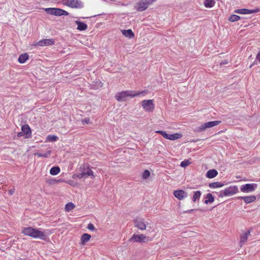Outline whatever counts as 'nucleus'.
I'll list each match as a JSON object with an SVG mask.
<instances>
[{
    "mask_svg": "<svg viewBox=\"0 0 260 260\" xmlns=\"http://www.w3.org/2000/svg\"><path fill=\"white\" fill-rule=\"evenodd\" d=\"M148 93L146 90L136 92L133 90H125L119 92L115 95V99L118 102L125 101L127 97H135L140 94H145Z\"/></svg>",
    "mask_w": 260,
    "mask_h": 260,
    "instance_id": "obj_1",
    "label": "nucleus"
},
{
    "mask_svg": "<svg viewBox=\"0 0 260 260\" xmlns=\"http://www.w3.org/2000/svg\"><path fill=\"white\" fill-rule=\"evenodd\" d=\"M22 232L26 236L42 240H45L47 238V236L44 232L32 227L24 228Z\"/></svg>",
    "mask_w": 260,
    "mask_h": 260,
    "instance_id": "obj_2",
    "label": "nucleus"
},
{
    "mask_svg": "<svg viewBox=\"0 0 260 260\" xmlns=\"http://www.w3.org/2000/svg\"><path fill=\"white\" fill-rule=\"evenodd\" d=\"M62 3L63 5L74 9H81L83 7L81 0H62Z\"/></svg>",
    "mask_w": 260,
    "mask_h": 260,
    "instance_id": "obj_3",
    "label": "nucleus"
},
{
    "mask_svg": "<svg viewBox=\"0 0 260 260\" xmlns=\"http://www.w3.org/2000/svg\"><path fill=\"white\" fill-rule=\"evenodd\" d=\"M221 123L220 121H213L206 122L201 124L200 126L197 127L195 131L197 132H202L206 129L216 126Z\"/></svg>",
    "mask_w": 260,
    "mask_h": 260,
    "instance_id": "obj_4",
    "label": "nucleus"
},
{
    "mask_svg": "<svg viewBox=\"0 0 260 260\" xmlns=\"http://www.w3.org/2000/svg\"><path fill=\"white\" fill-rule=\"evenodd\" d=\"M238 191L237 187L230 186L225 188L224 190H221L218 193V197L222 198L224 196H231L235 194Z\"/></svg>",
    "mask_w": 260,
    "mask_h": 260,
    "instance_id": "obj_5",
    "label": "nucleus"
},
{
    "mask_svg": "<svg viewBox=\"0 0 260 260\" xmlns=\"http://www.w3.org/2000/svg\"><path fill=\"white\" fill-rule=\"evenodd\" d=\"M130 240L141 243L151 241L152 239L149 237L146 236L143 234H134Z\"/></svg>",
    "mask_w": 260,
    "mask_h": 260,
    "instance_id": "obj_6",
    "label": "nucleus"
},
{
    "mask_svg": "<svg viewBox=\"0 0 260 260\" xmlns=\"http://www.w3.org/2000/svg\"><path fill=\"white\" fill-rule=\"evenodd\" d=\"M80 172L85 177L87 176H93V172L89 168L87 164H82L79 168Z\"/></svg>",
    "mask_w": 260,
    "mask_h": 260,
    "instance_id": "obj_7",
    "label": "nucleus"
},
{
    "mask_svg": "<svg viewBox=\"0 0 260 260\" xmlns=\"http://www.w3.org/2000/svg\"><path fill=\"white\" fill-rule=\"evenodd\" d=\"M142 106L147 112H152L154 109V105L152 100L143 101L142 102Z\"/></svg>",
    "mask_w": 260,
    "mask_h": 260,
    "instance_id": "obj_8",
    "label": "nucleus"
},
{
    "mask_svg": "<svg viewBox=\"0 0 260 260\" xmlns=\"http://www.w3.org/2000/svg\"><path fill=\"white\" fill-rule=\"evenodd\" d=\"M156 133L161 134L166 139L171 140H177L181 137V135L180 134L176 133L173 134H167L165 131H157L156 132Z\"/></svg>",
    "mask_w": 260,
    "mask_h": 260,
    "instance_id": "obj_9",
    "label": "nucleus"
},
{
    "mask_svg": "<svg viewBox=\"0 0 260 260\" xmlns=\"http://www.w3.org/2000/svg\"><path fill=\"white\" fill-rule=\"evenodd\" d=\"M134 222L135 226L137 228L141 230L146 229V225L144 223V219L143 218L137 217L134 219Z\"/></svg>",
    "mask_w": 260,
    "mask_h": 260,
    "instance_id": "obj_10",
    "label": "nucleus"
},
{
    "mask_svg": "<svg viewBox=\"0 0 260 260\" xmlns=\"http://www.w3.org/2000/svg\"><path fill=\"white\" fill-rule=\"evenodd\" d=\"M173 194L179 200H182L188 196V193L181 189L175 190Z\"/></svg>",
    "mask_w": 260,
    "mask_h": 260,
    "instance_id": "obj_11",
    "label": "nucleus"
},
{
    "mask_svg": "<svg viewBox=\"0 0 260 260\" xmlns=\"http://www.w3.org/2000/svg\"><path fill=\"white\" fill-rule=\"evenodd\" d=\"M256 187V184H246L241 186V190L244 192H249L253 191Z\"/></svg>",
    "mask_w": 260,
    "mask_h": 260,
    "instance_id": "obj_12",
    "label": "nucleus"
},
{
    "mask_svg": "<svg viewBox=\"0 0 260 260\" xmlns=\"http://www.w3.org/2000/svg\"><path fill=\"white\" fill-rule=\"evenodd\" d=\"M260 11L259 9H256L254 10H248L246 9H236L235 10L234 12L236 13H239L241 14H251L253 13H256Z\"/></svg>",
    "mask_w": 260,
    "mask_h": 260,
    "instance_id": "obj_13",
    "label": "nucleus"
},
{
    "mask_svg": "<svg viewBox=\"0 0 260 260\" xmlns=\"http://www.w3.org/2000/svg\"><path fill=\"white\" fill-rule=\"evenodd\" d=\"M54 44V41L52 39H43L42 40H41L39 42H38L36 45L39 46H49V45H52Z\"/></svg>",
    "mask_w": 260,
    "mask_h": 260,
    "instance_id": "obj_14",
    "label": "nucleus"
},
{
    "mask_svg": "<svg viewBox=\"0 0 260 260\" xmlns=\"http://www.w3.org/2000/svg\"><path fill=\"white\" fill-rule=\"evenodd\" d=\"M60 10L59 8H46L45 11L49 14L60 16Z\"/></svg>",
    "mask_w": 260,
    "mask_h": 260,
    "instance_id": "obj_15",
    "label": "nucleus"
},
{
    "mask_svg": "<svg viewBox=\"0 0 260 260\" xmlns=\"http://www.w3.org/2000/svg\"><path fill=\"white\" fill-rule=\"evenodd\" d=\"M21 130L24 135L26 136V138H28L31 135V130L28 125H24L21 127Z\"/></svg>",
    "mask_w": 260,
    "mask_h": 260,
    "instance_id": "obj_16",
    "label": "nucleus"
},
{
    "mask_svg": "<svg viewBox=\"0 0 260 260\" xmlns=\"http://www.w3.org/2000/svg\"><path fill=\"white\" fill-rule=\"evenodd\" d=\"M75 23L77 24V29L79 30H85L87 28V25L86 24L83 22L76 20L75 21Z\"/></svg>",
    "mask_w": 260,
    "mask_h": 260,
    "instance_id": "obj_17",
    "label": "nucleus"
},
{
    "mask_svg": "<svg viewBox=\"0 0 260 260\" xmlns=\"http://www.w3.org/2000/svg\"><path fill=\"white\" fill-rule=\"evenodd\" d=\"M246 204L252 203L255 201L256 197L254 196L242 197L241 198Z\"/></svg>",
    "mask_w": 260,
    "mask_h": 260,
    "instance_id": "obj_18",
    "label": "nucleus"
},
{
    "mask_svg": "<svg viewBox=\"0 0 260 260\" xmlns=\"http://www.w3.org/2000/svg\"><path fill=\"white\" fill-rule=\"evenodd\" d=\"M218 174L217 171L215 169L209 170L206 173V177L208 178H213Z\"/></svg>",
    "mask_w": 260,
    "mask_h": 260,
    "instance_id": "obj_19",
    "label": "nucleus"
},
{
    "mask_svg": "<svg viewBox=\"0 0 260 260\" xmlns=\"http://www.w3.org/2000/svg\"><path fill=\"white\" fill-rule=\"evenodd\" d=\"M63 182H64V181L62 179H56L54 178H51L47 181V182L50 185L57 184Z\"/></svg>",
    "mask_w": 260,
    "mask_h": 260,
    "instance_id": "obj_20",
    "label": "nucleus"
},
{
    "mask_svg": "<svg viewBox=\"0 0 260 260\" xmlns=\"http://www.w3.org/2000/svg\"><path fill=\"white\" fill-rule=\"evenodd\" d=\"M122 34L123 36L129 38H132L134 37V34L131 29L122 30Z\"/></svg>",
    "mask_w": 260,
    "mask_h": 260,
    "instance_id": "obj_21",
    "label": "nucleus"
},
{
    "mask_svg": "<svg viewBox=\"0 0 260 260\" xmlns=\"http://www.w3.org/2000/svg\"><path fill=\"white\" fill-rule=\"evenodd\" d=\"M250 234V231L248 230L247 232H245L241 236L240 238V246H242V243H244L246 241L247 239L248 236Z\"/></svg>",
    "mask_w": 260,
    "mask_h": 260,
    "instance_id": "obj_22",
    "label": "nucleus"
},
{
    "mask_svg": "<svg viewBox=\"0 0 260 260\" xmlns=\"http://www.w3.org/2000/svg\"><path fill=\"white\" fill-rule=\"evenodd\" d=\"M90 235L88 234L85 233L83 234L81 237L82 244L84 245L85 243L87 242L90 240Z\"/></svg>",
    "mask_w": 260,
    "mask_h": 260,
    "instance_id": "obj_23",
    "label": "nucleus"
},
{
    "mask_svg": "<svg viewBox=\"0 0 260 260\" xmlns=\"http://www.w3.org/2000/svg\"><path fill=\"white\" fill-rule=\"evenodd\" d=\"M201 192L199 190L194 191L192 199V202L195 203L197 201H199L201 197Z\"/></svg>",
    "mask_w": 260,
    "mask_h": 260,
    "instance_id": "obj_24",
    "label": "nucleus"
},
{
    "mask_svg": "<svg viewBox=\"0 0 260 260\" xmlns=\"http://www.w3.org/2000/svg\"><path fill=\"white\" fill-rule=\"evenodd\" d=\"M28 58V55L27 53L21 54L18 58V61L20 63H24Z\"/></svg>",
    "mask_w": 260,
    "mask_h": 260,
    "instance_id": "obj_25",
    "label": "nucleus"
},
{
    "mask_svg": "<svg viewBox=\"0 0 260 260\" xmlns=\"http://www.w3.org/2000/svg\"><path fill=\"white\" fill-rule=\"evenodd\" d=\"M206 198V200L205 201V203L206 204H207L209 203H213L214 201V197L210 193L207 194Z\"/></svg>",
    "mask_w": 260,
    "mask_h": 260,
    "instance_id": "obj_26",
    "label": "nucleus"
},
{
    "mask_svg": "<svg viewBox=\"0 0 260 260\" xmlns=\"http://www.w3.org/2000/svg\"><path fill=\"white\" fill-rule=\"evenodd\" d=\"M60 172V168L59 167H52L50 170V173L52 175H56Z\"/></svg>",
    "mask_w": 260,
    "mask_h": 260,
    "instance_id": "obj_27",
    "label": "nucleus"
},
{
    "mask_svg": "<svg viewBox=\"0 0 260 260\" xmlns=\"http://www.w3.org/2000/svg\"><path fill=\"white\" fill-rule=\"evenodd\" d=\"M223 186V184L221 183V182H215L211 183L209 185V186L210 188L220 187H222Z\"/></svg>",
    "mask_w": 260,
    "mask_h": 260,
    "instance_id": "obj_28",
    "label": "nucleus"
},
{
    "mask_svg": "<svg viewBox=\"0 0 260 260\" xmlns=\"http://www.w3.org/2000/svg\"><path fill=\"white\" fill-rule=\"evenodd\" d=\"M215 4L214 0H206L204 2V6L207 8H211Z\"/></svg>",
    "mask_w": 260,
    "mask_h": 260,
    "instance_id": "obj_29",
    "label": "nucleus"
},
{
    "mask_svg": "<svg viewBox=\"0 0 260 260\" xmlns=\"http://www.w3.org/2000/svg\"><path fill=\"white\" fill-rule=\"evenodd\" d=\"M75 206L71 202L68 203L66 205L65 209L67 211H70L75 208Z\"/></svg>",
    "mask_w": 260,
    "mask_h": 260,
    "instance_id": "obj_30",
    "label": "nucleus"
},
{
    "mask_svg": "<svg viewBox=\"0 0 260 260\" xmlns=\"http://www.w3.org/2000/svg\"><path fill=\"white\" fill-rule=\"evenodd\" d=\"M150 176V172L148 170H145L142 173V177L143 179H147Z\"/></svg>",
    "mask_w": 260,
    "mask_h": 260,
    "instance_id": "obj_31",
    "label": "nucleus"
},
{
    "mask_svg": "<svg viewBox=\"0 0 260 260\" xmlns=\"http://www.w3.org/2000/svg\"><path fill=\"white\" fill-rule=\"evenodd\" d=\"M240 19V16L237 15H232L229 17V20L231 22H235L239 20Z\"/></svg>",
    "mask_w": 260,
    "mask_h": 260,
    "instance_id": "obj_32",
    "label": "nucleus"
},
{
    "mask_svg": "<svg viewBox=\"0 0 260 260\" xmlns=\"http://www.w3.org/2000/svg\"><path fill=\"white\" fill-rule=\"evenodd\" d=\"M47 139L50 142L56 141L58 139V137L54 135H49L47 136Z\"/></svg>",
    "mask_w": 260,
    "mask_h": 260,
    "instance_id": "obj_33",
    "label": "nucleus"
},
{
    "mask_svg": "<svg viewBox=\"0 0 260 260\" xmlns=\"http://www.w3.org/2000/svg\"><path fill=\"white\" fill-rule=\"evenodd\" d=\"M50 153V151H48L46 153H37L36 154L39 157H47Z\"/></svg>",
    "mask_w": 260,
    "mask_h": 260,
    "instance_id": "obj_34",
    "label": "nucleus"
},
{
    "mask_svg": "<svg viewBox=\"0 0 260 260\" xmlns=\"http://www.w3.org/2000/svg\"><path fill=\"white\" fill-rule=\"evenodd\" d=\"M83 177L86 178L80 172L78 174H74L72 176L73 178H78L79 179H81Z\"/></svg>",
    "mask_w": 260,
    "mask_h": 260,
    "instance_id": "obj_35",
    "label": "nucleus"
},
{
    "mask_svg": "<svg viewBox=\"0 0 260 260\" xmlns=\"http://www.w3.org/2000/svg\"><path fill=\"white\" fill-rule=\"evenodd\" d=\"M69 15V13L67 11H66L63 10V9H60V16H62V15L68 16Z\"/></svg>",
    "mask_w": 260,
    "mask_h": 260,
    "instance_id": "obj_36",
    "label": "nucleus"
},
{
    "mask_svg": "<svg viewBox=\"0 0 260 260\" xmlns=\"http://www.w3.org/2000/svg\"><path fill=\"white\" fill-rule=\"evenodd\" d=\"M87 228L90 231H94L95 230L93 224L91 223L88 224Z\"/></svg>",
    "mask_w": 260,
    "mask_h": 260,
    "instance_id": "obj_37",
    "label": "nucleus"
},
{
    "mask_svg": "<svg viewBox=\"0 0 260 260\" xmlns=\"http://www.w3.org/2000/svg\"><path fill=\"white\" fill-rule=\"evenodd\" d=\"M67 182L72 186H75L76 185V184L72 180H69Z\"/></svg>",
    "mask_w": 260,
    "mask_h": 260,
    "instance_id": "obj_38",
    "label": "nucleus"
},
{
    "mask_svg": "<svg viewBox=\"0 0 260 260\" xmlns=\"http://www.w3.org/2000/svg\"><path fill=\"white\" fill-rule=\"evenodd\" d=\"M83 123L89 124L90 123V120L89 118H85L82 121Z\"/></svg>",
    "mask_w": 260,
    "mask_h": 260,
    "instance_id": "obj_39",
    "label": "nucleus"
},
{
    "mask_svg": "<svg viewBox=\"0 0 260 260\" xmlns=\"http://www.w3.org/2000/svg\"><path fill=\"white\" fill-rule=\"evenodd\" d=\"M228 60H224L223 61H222L220 63V66H221L222 64H226L227 63H228Z\"/></svg>",
    "mask_w": 260,
    "mask_h": 260,
    "instance_id": "obj_40",
    "label": "nucleus"
},
{
    "mask_svg": "<svg viewBox=\"0 0 260 260\" xmlns=\"http://www.w3.org/2000/svg\"><path fill=\"white\" fill-rule=\"evenodd\" d=\"M15 192V188H13L9 190V193L10 195H12L13 193Z\"/></svg>",
    "mask_w": 260,
    "mask_h": 260,
    "instance_id": "obj_41",
    "label": "nucleus"
},
{
    "mask_svg": "<svg viewBox=\"0 0 260 260\" xmlns=\"http://www.w3.org/2000/svg\"><path fill=\"white\" fill-rule=\"evenodd\" d=\"M190 164H180V166L183 168H185L188 166Z\"/></svg>",
    "mask_w": 260,
    "mask_h": 260,
    "instance_id": "obj_42",
    "label": "nucleus"
},
{
    "mask_svg": "<svg viewBox=\"0 0 260 260\" xmlns=\"http://www.w3.org/2000/svg\"><path fill=\"white\" fill-rule=\"evenodd\" d=\"M23 135H24L23 133H22V131L21 132H19L18 134H17V136L18 137H20L21 136H22Z\"/></svg>",
    "mask_w": 260,
    "mask_h": 260,
    "instance_id": "obj_43",
    "label": "nucleus"
},
{
    "mask_svg": "<svg viewBox=\"0 0 260 260\" xmlns=\"http://www.w3.org/2000/svg\"><path fill=\"white\" fill-rule=\"evenodd\" d=\"M195 210L194 209H190V210H188L187 211H186L185 212H184V213H192L193 211H194Z\"/></svg>",
    "mask_w": 260,
    "mask_h": 260,
    "instance_id": "obj_44",
    "label": "nucleus"
},
{
    "mask_svg": "<svg viewBox=\"0 0 260 260\" xmlns=\"http://www.w3.org/2000/svg\"><path fill=\"white\" fill-rule=\"evenodd\" d=\"M181 162L185 163V162H189V160H187V159H185V160H183V161H182Z\"/></svg>",
    "mask_w": 260,
    "mask_h": 260,
    "instance_id": "obj_45",
    "label": "nucleus"
},
{
    "mask_svg": "<svg viewBox=\"0 0 260 260\" xmlns=\"http://www.w3.org/2000/svg\"><path fill=\"white\" fill-rule=\"evenodd\" d=\"M252 66V64H251L250 66V68H251Z\"/></svg>",
    "mask_w": 260,
    "mask_h": 260,
    "instance_id": "obj_46",
    "label": "nucleus"
}]
</instances>
